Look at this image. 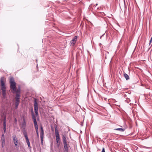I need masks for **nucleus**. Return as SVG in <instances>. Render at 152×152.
<instances>
[{"instance_id":"nucleus-1","label":"nucleus","mask_w":152,"mask_h":152,"mask_svg":"<svg viewBox=\"0 0 152 152\" xmlns=\"http://www.w3.org/2000/svg\"><path fill=\"white\" fill-rule=\"evenodd\" d=\"M4 77H2L0 79L1 89L2 90V95L4 98H6V87L5 83L4 81Z\"/></svg>"},{"instance_id":"nucleus-2","label":"nucleus","mask_w":152,"mask_h":152,"mask_svg":"<svg viewBox=\"0 0 152 152\" xmlns=\"http://www.w3.org/2000/svg\"><path fill=\"white\" fill-rule=\"evenodd\" d=\"M10 88L12 90V92L13 93H17V91L18 88L16 89V83L14 79L12 77H11L10 79Z\"/></svg>"},{"instance_id":"nucleus-3","label":"nucleus","mask_w":152,"mask_h":152,"mask_svg":"<svg viewBox=\"0 0 152 152\" xmlns=\"http://www.w3.org/2000/svg\"><path fill=\"white\" fill-rule=\"evenodd\" d=\"M62 139L64 148L65 149L64 152H68V150L70 147V146L68 144L69 142L67 143V140L65 135H63Z\"/></svg>"},{"instance_id":"nucleus-4","label":"nucleus","mask_w":152,"mask_h":152,"mask_svg":"<svg viewBox=\"0 0 152 152\" xmlns=\"http://www.w3.org/2000/svg\"><path fill=\"white\" fill-rule=\"evenodd\" d=\"M55 132L56 137V141L57 142V144L58 146H59L60 144V138L58 131L57 129V126L56 125L55 126Z\"/></svg>"},{"instance_id":"nucleus-5","label":"nucleus","mask_w":152,"mask_h":152,"mask_svg":"<svg viewBox=\"0 0 152 152\" xmlns=\"http://www.w3.org/2000/svg\"><path fill=\"white\" fill-rule=\"evenodd\" d=\"M20 88H18V90L17 91V93H16L15 99V104H19L20 102L19 100L20 97Z\"/></svg>"},{"instance_id":"nucleus-6","label":"nucleus","mask_w":152,"mask_h":152,"mask_svg":"<svg viewBox=\"0 0 152 152\" xmlns=\"http://www.w3.org/2000/svg\"><path fill=\"white\" fill-rule=\"evenodd\" d=\"M23 134L26 138V142L28 145V147L29 149H30L31 148V147L30 145V142L29 141V140L28 137L27 133L26 131L25 130L23 131Z\"/></svg>"},{"instance_id":"nucleus-7","label":"nucleus","mask_w":152,"mask_h":152,"mask_svg":"<svg viewBox=\"0 0 152 152\" xmlns=\"http://www.w3.org/2000/svg\"><path fill=\"white\" fill-rule=\"evenodd\" d=\"M44 131L42 126L41 125L40 126V137L41 144H43V138L44 136Z\"/></svg>"},{"instance_id":"nucleus-8","label":"nucleus","mask_w":152,"mask_h":152,"mask_svg":"<svg viewBox=\"0 0 152 152\" xmlns=\"http://www.w3.org/2000/svg\"><path fill=\"white\" fill-rule=\"evenodd\" d=\"M34 112L36 115H36L37 117H38V104L36 99H35L34 101Z\"/></svg>"},{"instance_id":"nucleus-9","label":"nucleus","mask_w":152,"mask_h":152,"mask_svg":"<svg viewBox=\"0 0 152 152\" xmlns=\"http://www.w3.org/2000/svg\"><path fill=\"white\" fill-rule=\"evenodd\" d=\"M12 137L13 140V142L15 144L16 147L17 148H19V143L17 139L16 136L15 135H14L12 136Z\"/></svg>"},{"instance_id":"nucleus-10","label":"nucleus","mask_w":152,"mask_h":152,"mask_svg":"<svg viewBox=\"0 0 152 152\" xmlns=\"http://www.w3.org/2000/svg\"><path fill=\"white\" fill-rule=\"evenodd\" d=\"M32 118L33 120V122L34 123V126L35 128L38 127L37 122L36 121V117L35 115H34V113H33L32 114Z\"/></svg>"},{"instance_id":"nucleus-11","label":"nucleus","mask_w":152,"mask_h":152,"mask_svg":"<svg viewBox=\"0 0 152 152\" xmlns=\"http://www.w3.org/2000/svg\"><path fill=\"white\" fill-rule=\"evenodd\" d=\"M77 39V36H76L74 37L72 40L70 42V45L71 46H74L76 43Z\"/></svg>"},{"instance_id":"nucleus-12","label":"nucleus","mask_w":152,"mask_h":152,"mask_svg":"<svg viewBox=\"0 0 152 152\" xmlns=\"http://www.w3.org/2000/svg\"><path fill=\"white\" fill-rule=\"evenodd\" d=\"M3 126L4 132L5 133L6 132V118L5 116L4 117V118L3 122Z\"/></svg>"},{"instance_id":"nucleus-13","label":"nucleus","mask_w":152,"mask_h":152,"mask_svg":"<svg viewBox=\"0 0 152 152\" xmlns=\"http://www.w3.org/2000/svg\"><path fill=\"white\" fill-rule=\"evenodd\" d=\"M124 75L126 80H128L129 79V76L127 74L124 73Z\"/></svg>"},{"instance_id":"nucleus-14","label":"nucleus","mask_w":152,"mask_h":152,"mask_svg":"<svg viewBox=\"0 0 152 152\" xmlns=\"http://www.w3.org/2000/svg\"><path fill=\"white\" fill-rule=\"evenodd\" d=\"M114 130H115L119 131L121 132H124L125 130V129H123L122 128H118L115 129Z\"/></svg>"},{"instance_id":"nucleus-15","label":"nucleus","mask_w":152,"mask_h":152,"mask_svg":"<svg viewBox=\"0 0 152 152\" xmlns=\"http://www.w3.org/2000/svg\"><path fill=\"white\" fill-rule=\"evenodd\" d=\"M22 126L24 127V129L25 128L26 125V123L25 119H23V122L22 123Z\"/></svg>"},{"instance_id":"nucleus-16","label":"nucleus","mask_w":152,"mask_h":152,"mask_svg":"<svg viewBox=\"0 0 152 152\" xmlns=\"http://www.w3.org/2000/svg\"><path fill=\"white\" fill-rule=\"evenodd\" d=\"M37 134H39L38 127L35 128Z\"/></svg>"},{"instance_id":"nucleus-17","label":"nucleus","mask_w":152,"mask_h":152,"mask_svg":"<svg viewBox=\"0 0 152 152\" xmlns=\"http://www.w3.org/2000/svg\"><path fill=\"white\" fill-rule=\"evenodd\" d=\"M123 96L124 97V98H126V95L125 94H122Z\"/></svg>"},{"instance_id":"nucleus-18","label":"nucleus","mask_w":152,"mask_h":152,"mask_svg":"<svg viewBox=\"0 0 152 152\" xmlns=\"http://www.w3.org/2000/svg\"><path fill=\"white\" fill-rule=\"evenodd\" d=\"M15 109H17L18 108V106L19 105H18V104H15Z\"/></svg>"},{"instance_id":"nucleus-19","label":"nucleus","mask_w":152,"mask_h":152,"mask_svg":"<svg viewBox=\"0 0 152 152\" xmlns=\"http://www.w3.org/2000/svg\"><path fill=\"white\" fill-rule=\"evenodd\" d=\"M102 152H105V150H104V148H102Z\"/></svg>"},{"instance_id":"nucleus-20","label":"nucleus","mask_w":152,"mask_h":152,"mask_svg":"<svg viewBox=\"0 0 152 152\" xmlns=\"http://www.w3.org/2000/svg\"><path fill=\"white\" fill-rule=\"evenodd\" d=\"M152 41V37H151V39L150 41L149 45L151 44Z\"/></svg>"},{"instance_id":"nucleus-21","label":"nucleus","mask_w":152,"mask_h":152,"mask_svg":"<svg viewBox=\"0 0 152 152\" xmlns=\"http://www.w3.org/2000/svg\"><path fill=\"white\" fill-rule=\"evenodd\" d=\"M37 137L39 138V134H37Z\"/></svg>"},{"instance_id":"nucleus-22","label":"nucleus","mask_w":152,"mask_h":152,"mask_svg":"<svg viewBox=\"0 0 152 152\" xmlns=\"http://www.w3.org/2000/svg\"><path fill=\"white\" fill-rule=\"evenodd\" d=\"M51 129L52 131H53V128L51 127Z\"/></svg>"},{"instance_id":"nucleus-23","label":"nucleus","mask_w":152,"mask_h":152,"mask_svg":"<svg viewBox=\"0 0 152 152\" xmlns=\"http://www.w3.org/2000/svg\"><path fill=\"white\" fill-rule=\"evenodd\" d=\"M15 122H16L17 121V120L16 118H15Z\"/></svg>"},{"instance_id":"nucleus-24","label":"nucleus","mask_w":152,"mask_h":152,"mask_svg":"<svg viewBox=\"0 0 152 152\" xmlns=\"http://www.w3.org/2000/svg\"><path fill=\"white\" fill-rule=\"evenodd\" d=\"M4 142H5V141H4V139H3V142H4Z\"/></svg>"},{"instance_id":"nucleus-25","label":"nucleus","mask_w":152,"mask_h":152,"mask_svg":"<svg viewBox=\"0 0 152 152\" xmlns=\"http://www.w3.org/2000/svg\"><path fill=\"white\" fill-rule=\"evenodd\" d=\"M98 5V4H96L95 5L96 6H97V5Z\"/></svg>"},{"instance_id":"nucleus-26","label":"nucleus","mask_w":152,"mask_h":152,"mask_svg":"<svg viewBox=\"0 0 152 152\" xmlns=\"http://www.w3.org/2000/svg\"><path fill=\"white\" fill-rule=\"evenodd\" d=\"M2 136L3 137L4 136V134H3L2 135Z\"/></svg>"},{"instance_id":"nucleus-27","label":"nucleus","mask_w":152,"mask_h":152,"mask_svg":"<svg viewBox=\"0 0 152 152\" xmlns=\"http://www.w3.org/2000/svg\"><path fill=\"white\" fill-rule=\"evenodd\" d=\"M36 61H37V60H36Z\"/></svg>"}]
</instances>
